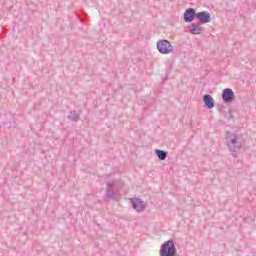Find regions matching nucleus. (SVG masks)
I'll return each instance as SVG.
<instances>
[{
  "mask_svg": "<svg viewBox=\"0 0 256 256\" xmlns=\"http://www.w3.org/2000/svg\"><path fill=\"white\" fill-rule=\"evenodd\" d=\"M228 148L231 153H233V157H237V152L241 151L243 145H245V138L243 134H230L226 137Z\"/></svg>",
  "mask_w": 256,
  "mask_h": 256,
  "instance_id": "f257e3e1",
  "label": "nucleus"
},
{
  "mask_svg": "<svg viewBox=\"0 0 256 256\" xmlns=\"http://www.w3.org/2000/svg\"><path fill=\"white\" fill-rule=\"evenodd\" d=\"M108 189L106 190V198L112 201H119L121 199V194L117 190L118 187H123V182L119 180H111L106 182Z\"/></svg>",
  "mask_w": 256,
  "mask_h": 256,
  "instance_id": "f03ea898",
  "label": "nucleus"
},
{
  "mask_svg": "<svg viewBox=\"0 0 256 256\" xmlns=\"http://www.w3.org/2000/svg\"><path fill=\"white\" fill-rule=\"evenodd\" d=\"M160 256H177V247L173 240H168L161 245Z\"/></svg>",
  "mask_w": 256,
  "mask_h": 256,
  "instance_id": "7ed1b4c3",
  "label": "nucleus"
},
{
  "mask_svg": "<svg viewBox=\"0 0 256 256\" xmlns=\"http://www.w3.org/2000/svg\"><path fill=\"white\" fill-rule=\"evenodd\" d=\"M157 49L162 55H169V53H173L175 48L169 40H159L157 42Z\"/></svg>",
  "mask_w": 256,
  "mask_h": 256,
  "instance_id": "20e7f679",
  "label": "nucleus"
},
{
  "mask_svg": "<svg viewBox=\"0 0 256 256\" xmlns=\"http://www.w3.org/2000/svg\"><path fill=\"white\" fill-rule=\"evenodd\" d=\"M222 99L224 103H233L235 101V93L231 88H226L222 92Z\"/></svg>",
  "mask_w": 256,
  "mask_h": 256,
  "instance_id": "39448f33",
  "label": "nucleus"
},
{
  "mask_svg": "<svg viewBox=\"0 0 256 256\" xmlns=\"http://www.w3.org/2000/svg\"><path fill=\"white\" fill-rule=\"evenodd\" d=\"M131 203L133 209H135V211H138V213H140L141 211H145V209L147 208V204H145V202L139 198H132Z\"/></svg>",
  "mask_w": 256,
  "mask_h": 256,
  "instance_id": "423d86ee",
  "label": "nucleus"
},
{
  "mask_svg": "<svg viewBox=\"0 0 256 256\" xmlns=\"http://www.w3.org/2000/svg\"><path fill=\"white\" fill-rule=\"evenodd\" d=\"M195 18L197 19V13H195V9L193 8L186 9V11L184 12L185 23H191Z\"/></svg>",
  "mask_w": 256,
  "mask_h": 256,
  "instance_id": "0eeeda50",
  "label": "nucleus"
},
{
  "mask_svg": "<svg viewBox=\"0 0 256 256\" xmlns=\"http://www.w3.org/2000/svg\"><path fill=\"white\" fill-rule=\"evenodd\" d=\"M196 19H198L200 23H209V21H211V14L207 11L198 12Z\"/></svg>",
  "mask_w": 256,
  "mask_h": 256,
  "instance_id": "6e6552de",
  "label": "nucleus"
},
{
  "mask_svg": "<svg viewBox=\"0 0 256 256\" xmlns=\"http://www.w3.org/2000/svg\"><path fill=\"white\" fill-rule=\"evenodd\" d=\"M189 31L192 35H201V33L205 31V28H203V26L200 24L192 23Z\"/></svg>",
  "mask_w": 256,
  "mask_h": 256,
  "instance_id": "1a4fd4ad",
  "label": "nucleus"
},
{
  "mask_svg": "<svg viewBox=\"0 0 256 256\" xmlns=\"http://www.w3.org/2000/svg\"><path fill=\"white\" fill-rule=\"evenodd\" d=\"M203 101L207 109H213V107H215V100H213V97L211 95L209 94L204 95Z\"/></svg>",
  "mask_w": 256,
  "mask_h": 256,
  "instance_id": "9d476101",
  "label": "nucleus"
},
{
  "mask_svg": "<svg viewBox=\"0 0 256 256\" xmlns=\"http://www.w3.org/2000/svg\"><path fill=\"white\" fill-rule=\"evenodd\" d=\"M68 119H69V121H72L73 123H77V121H79L81 119V117H80L79 113H77V111L72 110L68 114Z\"/></svg>",
  "mask_w": 256,
  "mask_h": 256,
  "instance_id": "9b49d317",
  "label": "nucleus"
},
{
  "mask_svg": "<svg viewBox=\"0 0 256 256\" xmlns=\"http://www.w3.org/2000/svg\"><path fill=\"white\" fill-rule=\"evenodd\" d=\"M155 155L158 157V159H160V161H165V159H167L168 153L165 150L156 149Z\"/></svg>",
  "mask_w": 256,
  "mask_h": 256,
  "instance_id": "f8f14e48",
  "label": "nucleus"
},
{
  "mask_svg": "<svg viewBox=\"0 0 256 256\" xmlns=\"http://www.w3.org/2000/svg\"><path fill=\"white\" fill-rule=\"evenodd\" d=\"M225 117H226V119H228V120L233 119V115L231 114V112H228L227 114H225Z\"/></svg>",
  "mask_w": 256,
  "mask_h": 256,
  "instance_id": "ddd939ff",
  "label": "nucleus"
}]
</instances>
